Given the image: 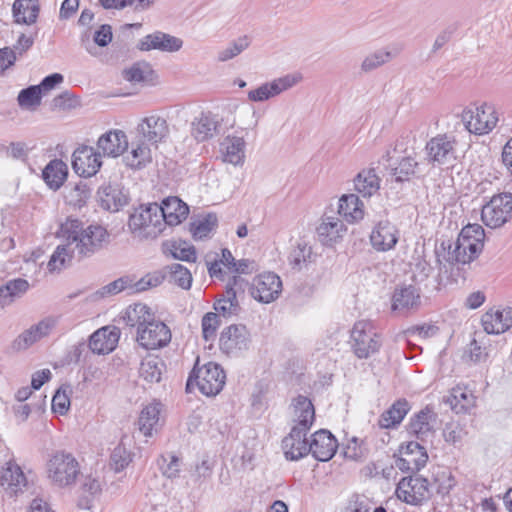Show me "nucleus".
<instances>
[{"label":"nucleus","mask_w":512,"mask_h":512,"mask_svg":"<svg viewBox=\"0 0 512 512\" xmlns=\"http://www.w3.org/2000/svg\"><path fill=\"white\" fill-rule=\"evenodd\" d=\"M124 78L132 83H149L153 80L154 70L148 62H136L123 72Z\"/></svg>","instance_id":"obj_42"},{"label":"nucleus","mask_w":512,"mask_h":512,"mask_svg":"<svg viewBox=\"0 0 512 512\" xmlns=\"http://www.w3.org/2000/svg\"><path fill=\"white\" fill-rule=\"evenodd\" d=\"M296 425L291 428L290 433L282 440V448L286 459L297 461L309 454L310 442L307 440V433L315 421V409L311 400L303 395L293 399Z\"/></svg>","instance_id":"obj_3"},{"label":"nucleus","mask_w":512,"mask_h":512,"mask_svg":"<svg viewBox=\"0 0 512 512\" xmlns=\"http://www.w3.org/2000/svg\"><path fill=\"white\" fill-rule=\"evenodd\" d=\"M297 83V78L291 75H286L274 79L271 82H266L254 90L248 92V99L253 102H263L273 98L283 91L293 87Z\"/></svg>","instance_id":"obj_21"},{"label":"nucleus","mask_w":512,"mask_h":512,"mask_svg":"<svg viewBox=\"0 0 512 512\" xmlns=\"http://www.w3.org/2000/svg\"><path fill=\"white\" fill-rule=\"evenodd\" d=\"M312 254V248L305 242H300L288 256L289 264L293 269L300 270L303 263H306Z\"/></svg>","instance_id":"obj_53"},{"label":"nucleus","mask_w":512,"mask_h":512,"mask_svg":"<svg viewBox=\"0 0 512 512\" xmlns=\"http://www.w3.org/2000/svg\"><path fill=\"white\" fill-rule=\"evenodd\" d=\"M481 323L488 334H501L512 327V308L490 309L482 315Z\"/></svg>","instance_id":"obj_25"},{"label":"nucleus","mask_w":512,"mask_h":512,"mask_svg":"<svg viewBox=\"0 0 512 512\" xmlns=\"http://www.w3.org/2000/svg\"><path fill=\"white\" fill-rule=\"evenodd\" d=\"M343 455L346 459H350L353 461H363L366 459L368 450L364 446L362 440H359L357 437H352L347 445L343 448Z\"/></svg>","instance_id":"obj_52"},{"label":"nucleus","mask_w":512,"mask_h":512,"mask_svg":"<svg viewBox=\"0 0 512 512\" xmlns=\"http://www.w3.org/2000/svg\"><path fill=\"white\" fill-rule=\"evenodd\" d=\"M380 181L374 168L363 169L354 178V188L362 197L370 198L380 189Z\"/></svg>","instance_id":"obj_33"},{"label":"nucleus","mask_w":512,"mask_h":512,"mask_svg":"<svg viewBox=\"0 0 512 512\" xmlns=\"http://www.w3.org/2000/svg\"><path fill=\"white\" fill-rule=\"evenodd\" d=\"M217 313L208 312L202 318V333L206 341L216 336V331L220 326V319Z\"/></svg>","instance_id":"obj_57"},{"label":"nucleus","mask_w":512,"mask_h":512,"mask_svg":"<svg viewBox=\"0 0 512 512\" xmlns=\"http://www.w3.org/2000/svg\"><path fill=\"white\" fill-rule=\"evenodd\" d=\"M371 245L377 251H389L398 242V231L389 221H380L370 235Z\"/></svg>","instance_id":"obj_27"},{"label":"nucleus","mask_w":512,"mask_h":512,"mask_svg":"<svg viewBox=\"0 0 512 512\" xmlns=\"http://www.w3.org/2000/svg\"><path fill=\"white\" fill-rule=\"evenodd\" d=\"M127 135L122 130H110L102 134L97 141L98 152L102 156L116 158L128 149Z\"/></svg>","instance_id":"obj_24"},{"label":"nucleus","mask_w":512,"mask_h":512,"mask_svg":"<svg viewBox=\"0 0 512 512\" xmlns=\"http://www.w3.org/2000/svg\"><path fill=\"white\" fill-rule=\"evenodd\" d=\"M42 92L37 85H31L22 89L18 96L17 102L22 109H35L41 104Z\"/></svg>","instance_id":"obj_46"},{"label":"nucleus","mask_w":512,"mask_h":512,"mask_svg":"<svg viewBox=\"0 0 512 512\" xmlns=\"http://www.w3.org/2000/svg\"><path fill=\"white\" fill-rule=\"evenodd\" d=\"M180 463V458L173 454H168L167 456L161 455L158 459V464L162 474L169 479L179 477Z\"/></svg>","instance_id":"obj_50"},{"label":"nucleus","mask_w":512,"mask_h":512,"mask_svg":"<svg viewBox=\"0 0 512 512\" xmlns=\"http://www.w3.org/2000/svg\"><path fill=\"white\" fill-rule=\"evenodd\" d=\"M282 291V281L280 277L267 272L256 276L250 287L251 296L260 303H271L276 300Z\"/></svg>","instance_id":"obj_16"},{"label":"nucleus","mask_w":512,"mask_h":512,"mask_svg":"<svg viewBox=\"0 0 512 512\" xmlns=\"http://www.w3.org/2000/svg\"><path fill=\"white\" fill-rule=\"evenodd\" d=\"M462 121L470 133L483 135L496 126L498 117L493 106L483 104L475 109H465Z\"/></svg>","instance_id":"obj_12"},{"label":"nucleus","mask_w":512,"mask_h":512,"mask_svg":"<svg viewBox=\"0 0 512 512\" xmlns=\"http://www.w3.org/2000/svg\"><path fill=\"white\" fill-rule=\"evenodd\" d=\"M370 509L369 500L365 496L353 495L345 508V512H369Z\"/></svg>","instance_id":"obj_64"},{"label":"nucleus","mask_w":512,"mask_h":512,"mask_svg":"<svg viewBox=\"0 0 512 512\" xmlns=\"http://www.w3.org/2000/svg\"><path fill=\"white\" fill-rule=\"evenodd\" d=\"M170 282L178 285L183 289H190L192 284V275L190 271L179 263L168 266Z\"/></svg>","instance_id":"obj_47"},{"label":"nucleus","mask_w":512,"mask_h":512,"mask_svg":"<svg viewBox=\"0 0 512 512\" xmlns=\"http://www.w3.org/2000/svg\"><path fill=\"white\" fill-rule=\"evenodd\" d=\"M467 394L460 389H453L452 393L446 397L445 403L449 404L451 409L456 413L467 410V405L461 401H467Z\"/></svg>","instance_id":"obj_59"},{"label":"nucleus","mask_w":512,"mask_h":512,"mask_svg":"<svg viewBox=\"0 0 512 512\" xmlns=\"http://www.w3.org/2000/svg\"><path fill=\"white\" fill-rule=\"evenodd\" d=\"M222 160L233 165H241L245 157V141L243 137L226 136L220 143Z\"/></svg>","instance_id":"obj_30"},{"label":"nucleus","mask_w":512,"mask_h":512,"mask_svg":"<svg viewBox=\"0 0 512 512\" xmlns=\"http://www.w3.org/2000/svg\"><path fill=\"white\" fill-rule=\"evenodd\" d=\"M75 252L74 247L68 244V241H66V244L57 246L48 262L49 271L61 270L66 262L71 261Z\"/></svg>","instance_id":"obj_44"},{"label":"nucleus","mask_w":512,"mask_h":512,"mask_svg":"<svg viewBox=\"0 0 512 512\" xmlns=\"http://www.w3.org/2000/svg\"><path fill=\"white\" fill-rule=\"evenodd\" d=\"M485 231L479 224L465 226L456 241H443L441 248L444 251L445 263L440 259L441 254L436 250L439 272L438 285L446 286L457 283L458 279H466L465 266L475 260L484 248Z\"/></svg>","instance_id":"obj_1"},{"label":"nucleus","mask_w":512,"mask_h":512,"mask_svg":"<svg viewBox=\"0 0 512 512\" xmlns=\"http://www.w3.org/2000/svg\"><path fill=\"white\" fill-rule=\"evenodd\" d=\"M422 461V458H420V460L418 459V461H415L409 456L402 455L396 459L395 464L396 467L402 472H411L415 474L423 468Z\"/></svg>","instance_id":"obj_62"},{"label":"nucleus","mask_w":512,"mask_h":512,"mask_svg":"<svg viewBox=\"0 0 512 512\" xmlns=\"http://www.w3.org/2000/svg\"><path fill=\"white\" fill-rule=\"evenodd\" d=\"M29 288V283L23 278L9 280L0 286V306L11 304L15 298L22 296Z\"/></svg>","instance_id":"obj_40"},{"label":"nucleus","mask_w":512,"mask_h":512,"mask_svg":"<svg viewBox=\"0 0 512 512\" xmlns=\"http://www.w3.org/2000/svg\"><path fill=\"white\" fill-rule=\"evenodd\" d=\"M338 213L348 222H356L363 218V203L355 194L343 195L339 199Z\"/></svg>","instance_id":"obj_37"},{"label":"nucleus","mask_w":512,"mask_h":512,"mask_svg":"<svg viewBox=\"0 0 512 512\" xmlns=\"http://www.w3.org/2000/svg\"><path fill=\"white\" fill-rule=\"evenodd\" d=\"M350 346L358 359H367L379 352L382 346L381 335L371 321H357L350 332Z\"/></svg>","instance_id":"obj_7"},{"label":"nucleus","mask_w":512,"mask_h":512,"mask_svg":"<svg viewBox=\"0 0 512 512\" xmlns=\"http://www.w3.org/2000/svg\"><path fill=\"white\" fill-rule=\"evenodd\" d=\"M417 167L418 162L413 157H403L397 166L391 168V175L396 182L409 181L415 175Z\"/></svg>","instance_id":"obj_45"},{"label":"nucleus","mask_w":512,"mask_h":512,"mask_svg":"<svg viewBox=\"0 0 512 512\" xmlns=\"http://www.w3.org/2000/svg\"><path fill=\"white\" fill-rule=\"evenodd\" d=\"M119 336L116 327H102L89 337L88 348L96 354H108L115 349Z\"/></svg>","instance_id":"obj_28"},{"label":"nucleus","mask_w":512,"mask_h":512,"mask_svg":"<svg viewBox=\"0 0 512 512\" xmlns=\"http://www.w3.org/2000/svg\"><path fill=\"white\" fill-rule=\"evenodd\" d=\"M226 375L222 367L214 362H208L198 367V361L189 374L186 382V392L193 390L194 384L206 396H216L225 385Z\"/></svg>","instance_id":"obj_6"},{"label":"nucleus","mask_w":512,"mask_h":512,"mask_svg":"<svg viewBox=\"0 0 512 512\" xmlns=\"http://www.w3.org/2000/svg\"><path fill=\"white\" fill-rule=\"evenodd\" d=\"M399 500L414 506L422 505L431 498L429 482L420 475L403 477L396 488Z\"/></svg>","instance_id":"obj_11"},{"label":"nucleus","mask_w":512,"mask_h":512,"mask_svg":"<svg viewBox=\"0 0 512 512\" xmlns=\"http://www.w3.org/2000/svg\"><path fill=\"white\" fill-rule=\"evenodd\" d=\"M63 238L72 245L79 258L90 257L102 250L110 242V234L99 224H84L78 219H67L61 224Z\"/></svg>","instance_id":"obj_4"},{"label":"nucleus","mask_w":512,"mask_h":512,"mask_svg":"<svg viewBox=\"0 0 512 512\" xmlns=\"http://www.w3.org/2000/svg\"><path fill=\"white\" fill-rule=\"evenodd\" d=\"M159 207L164 228L166 225L175 226L180 224L189 214L188 205L176 196H169L163 199Z\"/></svg>","instance_id":"obj_26"},{"label":"nucleus","mask_w":512,"mask_h":512,"mask_svg":"<svg viewBox=\"0 0 512 512\" xmlns=\"http://www.w3.org/2000/svg\"><path fill=\"white\" fill-rule=\"evenodd\" d=\"M337 447L335 436L328 430L320 429L312 435L307 449L316 460L326 462L335 455Z\"/></svg>","instance_id":"obj_18"},{"label":"nucleus","mask_w":512,"mask_h":512,"mask_svg":"<svg viewBox=\"0 0 512 512\" xmlns=\"http://www.w3.org/2000/svg\"><path fill=\"white\" fill-rule=\"evenodd\" d=\"M345 231L343 222L337 217H325L317 227V234L320 242L325 246H332L342 237Z\"/></svg>","instance_id":"obj_34"},{"label":"nucleus","mask_w":512,"mask_h":512,"mask_svg":"<svg viewBox=\"0 0 512 512\" xmlns=\"http://www.w3.org/2000/svg\"><path fill=\"white\" fill-rule=\"evenodd\" d=\"M48 473L58 486L72 485L80 473L78 461L70 453L57 452L48 462Z\"/></svg>","instance_id":"obj_10"},{"label":"nucleus","mask_w":512,"mask_h":512,"mask_svg":"<svg viewBox=\"0 0 512 512\" xmlns=\"http://www.w3.org/2000/svg\"><path fill=\"white\" fill-rule=\"evenodd\" d=\"M436 420L437 414L426 406L410 417L405 428L410 436L424 442L434 436Z\"/></svg>","instance_id":"obj_17"},{"label":"nucleus","mask_w":512,"mask_h":512,"mask_svg":"<svg viewBox=\"0 0 512 512\" xmlns=\"http://www.w3.org/2000/svg\"><path fill=\"white\" fill-rule=\"evenodd\" d=\"M463 434V428L457 422L446 423L443 429V437L445 441L454 445L461 441Z\"/></svg>","instance_id":"obj_60"},{"label":"nucleus","mask_w":512,"mask_h":512,"mask_svg":"<svg viewBox=\"0 0 512 512\" xmlns=\"http://www.w3.org/2000/svg\"><path fill=\"white\" fill-rule=\"evenodd\" d=\"M399 451L401 455L409 456L415 461H418V459L420 460V458H422L423 467L428 461L426 448L416 441H410L405 446L402 445Z\"/></svg>","instance_id":"obj_56"},{"label":"nucleus","mask_w":512,"mask_h":512,"mask_svg":"<svg viewBox=\"0 0 512 512\" xmlns=\"http://www.w3.org/2000/svg\"><path fill=\"white\" fill-rule=\"evenodd\" d=\"M99 206L109 212H118L129 202L128 193L119 184H103L98 188Z\"/></svg>","instance_id":"obj_19"},{"label":"nucleus","mask_w":512,"mask_h":512,"mask_svg":"<svg viewBox=\"0 0 512 512\" xmlns=\"http://www.w3.org/2000/svg\"><path fill=\"white\" fill-rule=\"evenodd\" d=\"M250 344V333L243 324H232L224 328L219 338L220 350L228 356H238L247 350Z\"/></svg>","instance_id":"obj_13"},{"label":"nucleus","mask_w":512,"mask_h":512,"mask_svg":"<svg viewBox=\"0 0 512 512\" xmlns=\"http://www.w3.org/2000/svg\"><path fill=\"white\" fill-rule=\"evenodd\" d=\"M101 166L102 154L92 146H79L72 154V168L80 177L96 175Z\"/></svg>","instance_id":"obj_15"},{"label":"nucleus","mask_w":512,"mask_h":512,"mask_svg":"<svg viewBox=\"0 0 512 512\" xmlns=\"http://www.w3.org/2000/svg\"><path fill=\"white\" fill-rule=\"evenodd\" d=\"M113 39L112 27L109 24H102L93 33L94 46L107 47Z\"/></svg>","instance_id":"obj_58"},{"label":"nucleus","mask_w":512,"mask_h":512,"mask_svg":"<svg viewBox=\"0 0 512 512\" xmlns=\"http://www.w3.org/2000/svg\"><path fill=\"white\" fill-rule=\"evenodd\" d=\"M438 327L431 324L415 325L408 328L405 333L409 336H419L423 339L430 338L438 332Z\"/></svg>","instance_id":"obj_63"},{"label":"nucleus","mask_w":512,"mask_h":512,"mask_svg":"<svg viewBox=\"0 0 512 512\" xmlns=\"http://www.w3.org/2000/svg\"><path fill=\"white\" fill-rule=\"evenodd\" d=\"M250 45V41L247 36L239 37L237 40L231 42L226 48L218 52L217 59L220 62H226L234 57L238 56Z\"/></svg>","instance_id":"obj_49"},{"label":"nucleus","mask_w":512,"mask_h":512,"mask_svg":"<svg viewBox=\"0 0 512 512\" xmlns=\"http://www.w3.org/2000/svg\"><path fill=\"white\" fill-rule=\"evenodd\" d=\"M221 121L218 115L212 112H201L191 123V135L197 142H204L220 131Z\"/></svg>","instance_id":"obj_23"},{"label":"nucleus","mask_w":512,"mask_h":512,"mask_svg":"<svg viewBox=\"0 0 512 512\" xmlns=\"http://www.w3.org/2000/svg\"><path fill=\"white\" fill-rule=\"evenodd\" d=\"M481 219L492 229L500 228L512 219V193L502 192L493 195L482 206Z\"/></svg>","instance_id":"obj_9"},{"label":"nucleus","mask_w":512,"mask_h":512,"mask_svg":"<svg viewBox=\"0 0 512 512\" xmlns=\"http://www.w3.org/2000/svg\"><path fill=\"white\" fill-rule=\"evenodd\" d=\"M427 163L433 167L450 168L456 161V140L453 136L439 134L425 146Z\"/></svg>","instance_id":"obj_8"},{"label":"nucleus","mask_w":512,"mask_h":512,"mask_svg":"<svg viewBox=\"0 0 512 512\" xmlns=\"http://www.w3.org/2000/svg\"><path fill=\"white\" fill-rule=\"evenodd\" d=\"M163 278L164 277L161 275L147 274L133 285L131 284V289H133L135 292H142L149 288L157 287L162 283Z\"/></svg>","instance_id":"obj_61"},{"label":"nucleus","mask_w":512,"mask_h":512,"mask_svg":"<svg viewBox=\"0 0 512 512\" xmlns=\"http://www.w3.org/2000/svg\"><path fill=\"white\" fill-rule=\"evenodd\" d=\"M166 369L165 362L158 356L145 358L140 365L139 374L149 383H158Z\"/></svg>","instance_id":"obj_39"},{"label":"nucleus","mask_w":512,"mask_h":512,"mask_svg":"<svg viewBox=\"0 0 512 512\" xmlns=\"http://www.w3.org/2000/svg\"><path fill=\"white\" fill-rule=\"evenodd\" d=\"M71 392L69 385H62L52 398V410L60 415H65L70 407L68 393Z\"/></svg>","instance_id":"obj_54"},{"label":"nucleus","mask_w":512,"mask_h":512,"mask_svg":"<svg viewBox=\"0 0 512 512\" xmlns=\"http://www.w3.org/2000/svg\"><path fill=\"white\" fill-rule=\"evenodd\" d=\"M171 254L173 258L187 262H195L196 250L194 246L189 245L185 241H174L171 243Z\"/></svg>","instance_id":"obj_55"},{"label":"nucleus","mask_w":512,"mask_h":512,"mask_svg":"<svg viewBox=\"0 0 512 512\" xmlns=\"http://www.w3.org/2000/svg\"><path fill=\"white\" fill-rule=\"evenodd\" d=\"M183 45V41L170 34L156 31L143 37L137 44L140 51L160 50L164 52H176Z\"/></svg>","instance_id":"obj_22"},{"label":"nucleus","mask_w":512,"mask_h":512,"mask_svg":"<svg viewBox=\"0 0 512 512\" xmlns=\"http://www.w3.org/2000/svg\"><path fill=\"white\" fill-rule=\"evenodd\" d=\"M412 406L406 398H399L385 410L378 419V424L384 429L397 428L405 416L409 413Z\"/></svg>","instance_id":"obj_29"},{"label":"nucleus","mask_w":512,"mask_h":512,"mask_svg":"<svg viewBox=\"0 0 512 512\" xmlns=\"http://www.w3.org/2000/svg\"><path fill=\"white\" fill-rule=\"evenodd\" d=\"M0 484L11 495L17 494L26 484V478L21 468L12 461L6 464L0 474Z\"/></svg>","instance_id":"obj_35"},{"label":"nucleus","mask_w":512,"mask_h":512,"mask_svg":"<svg viewBox=\"0 0 512 512\" xmlns=\"http://www.w3.org/2000/svg\"><path fill=\"white\" fill-rule=\"evenodd\" d=\"M12 12L16 23L31 25L38 18L39 6L34 0H15Z\"/></svg>","instance_id":"obj_38"},{"label":"nucleus","mask_w":512,"mask_h":512,"mask_svg":"<svg viewBox=\"0 0 512 512\" xmlns=\"http://www.w3.org/2000/svg\"><path fill=\"white\" fill-rule=\"evenodd\" d=\"M132 461L131 453L123 444H118L110 456V466L115 472H121Z\"/></svg>","instance_id":"obj_51"},{"label":"nucleus","mask_w":512,"mask_h":512,"mask_svg":"<svg viewBox=\"0 0 512 512\" xmlns=\"http://www.w3.org/2000/svg\"><path fill=\"white\" fill-rule=\"evenodd\" d=\"M218 225L216 214L209 213L202 219L194 221L190 224V231L196 240H202L208 237L209 233Z\"/></svg>","instance_id":"obj_43"},{"label":"nucleus","mask_w":512,"mask_h":512,"mask_svg":"<svg viewBox=\"0 0 512 512\" xmlns=\"http://www.w3.org/2000/svg\"><path fill=\"white\" fill-rule=\"evenodd\" d=\"M68 176V167L60 159L51 160L42 170V179L49 189L57 191Z\"/></svg>","instance_id":"obj_32"},{"label":"nucleus","mask_w":512,"mask_h":512,"mask_svg":"<svg viewBox=\"0 0 512 512\" xmlns=\"http://www.w3.org/2000/svg\"><path fill=\"white\" fill-rule=\"evenodd\" d=\"M213 307L217 314L224 318L236 316L241 310L235 292H232L231 289H225L221 297L215 301Z\"/></svg>","instance_id":"obj_41"},{"label":"nucleus","mask_w":512,"mask_h":512,"mask_svg":"<svg viewBox=\"0 0 512 512\" xmlns=\"http://www.w3.org/2000/svg\"><path fill=\"white\" fill-rule=\"evenodd\" d=\"M391 309L400 315H406L418 309L421 304L419 289L413 285H403L395 288L392 295Z\"/></svg>","instance_id":"obj_20"},{"label":"nucleus","mask_w":512,"mask_h":512,"mask_svg":"<svg viewBox=\"0 0 512 512\" xmlns=\"http://www.w3.org/2000/svg\"><path fill=\"white\" fill-rule=\"evenodd\" d=\"M136 130L143 141L156 148L160 143L166 142L170 134L167 120L158 114L144 117L137 125Z\"/></svg>","instance_id":"obj_14"},{"label":"nucleus","mask_w":512,"mask_h":512,"mask_svg":"<svg viewBox=\"0 0 512 512\" xmlns=\"http://www.w3.org/2000/svg\"><path fill=\"white\" fill-rule=\"evenodd\" d=\"M125 164L134 170H139L146 167L152 162V153L149 143L138 140L136 143L132 142V150L130 154L124 157Z\"/></svg>","instance_id":"obj_36"},{"label":"nucleus","mask_w":512,"mask_h":512,"mask_svg":"<svg viewBox=\"0 0 512 512\" xmlns=\"http://www.w3.org/2000/svg\"><path fill=\"white\" fill-rule=\"evenodd\" d=\"M393 55L390 51L385 49H379L365 57L361 64V70L363 72H370L377 69L383 64L389 62Z\"/></svg>","instance_id":"obj_48"},{"label":"nucleus","mask_w":512,"mask_h":512,"mask_svg":"<svg viewBox=\"0 0 512 512\" xmlns=\"http://www.w3.org/2000/svg\"><path fill=\"white\" fill-rule=\"evenodd\" d=\"M124 320L127 326L136 328V341L146 350L166 347L171 341V330L161 320H156L150 308L142 303L130 305Z\"/></svg>","instance_id":"obj_2"},{"label":"nucleus","mask_w":512,"mask_h":512,"mask_svg":"<svg viewBox=\"0 0 512 512\" xmlns=\"http://www.w3.org/2000/svg\"><path fill=\"white\" fill-rule=\"evenodd\" d=\"M161 403L153 402L145 406L138 418L139 431L146 437H151L153 432H157L160 426Z\"/></svg>","instance_id":"obj_31"},{"label":"nucleus","mask_w":512,"mask_h":512,"mask_svg":"<svg viewBox=\"0 0 512 512\" xmlns=\"http://www.w3.org/2000/svg\"><path fill=\"white\" fill-rule=\"evenodd\" d=\"M157 203L140 205L130 214L128 227L130 232L139 239H154L164 230L163 218Z\"/></svg>","instance_id":"obj_5"}]
</instances>
